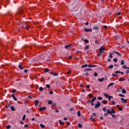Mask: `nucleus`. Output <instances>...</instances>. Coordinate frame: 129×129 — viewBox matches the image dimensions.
<instances>
[{
    "label": "nucleus",
    "instance_id": "4be33fe9",
    "mask_svg": "<svg viewBox=\"0 0 129 129\" xmlns=\"http://www.w3.org/2000/svg\"><path fill=\"white\" fill-rule=\"evenodd\" d=\"M77 114H78V116H81V114L80 113V111H78L77 112Z\"/></svg>",
    "mask_w": 129,
    "mask_h": 129
},
{
    "label": "nucleus",
    "instance_id": "a211bd4d",
    "mask_svg": "<svg viewBox=\"0 0 129 129\" xmlns=\"http://www.w3.org/2000/svg\"><path fill=\"white\" fill-rule=\"evenodd\" d=\"M124 80H125V79L123 78H120L119 79V81H124Z\"/></svg>",
    "mask_w": 129,
    "mask_h": 129
},
{
    "label": "nucleus",
    "instance_id": "ea45409f",
    "mask_svg": "<svg viewBox=\"0 0 129 129\" xmlns=\"http://www.w3.org/2000/svg\"><path fill=\"white\" fill-rule=\"evenodd\" d=\"M103 103H104V104H105V103H106V102H107V100H103L102 101Z\"/></svg>",
    "mask_w": 129,
    "mask_h": 129
},
{
    "label": "nucleus",
    "instance_id": "13d9d810",
    "mask_svg": "<svg viewBox=\"0 0 129 129\" xmlns=\"http://www.w3.org/2000/svg\"><path fill=\"white\" fill-rule=\"evenodd\" d=\"M49 71V69H46L45 70V72H48Z\"/></svg>",
    "mask_w": 129,
    "mask_h": 129
},
{
    "label": "nucleus",
    "instance_id": "2f4dec72",
    "mask_svg": "<svg viewBox=\"0 0 129 129\" xmlns=\"http://www.w3.org/2000/svg\"><path fill=\"white\" fill-rule=\"evenodd\" d=\"M112 76H113V77H116V76H117V75L115 74H112Z\"/></svg>",
    "mask_w": 129,
    "mask_h": 129
},
{
    "label": "nucleus",
    "instance_id": "5fc2aeb1",
    "mask_svg": "<svg viewBox=\"0 0 129 129\" xmlns=\"http://www.w3.org/2000/svg\"><path fill=\"white\" fill-rule=\"evenodd\" d=\"M90 118V119H93V120H94V118H93V116H91Z\"/></svg>",
    "mask_w": 129,
    "mask_h": 129
},
{
    "label": "nucleus",
    "instance_id": "774afa93",
    "mask_svg": "<svg viewBox=\"0 0 129 129\" xmlns=\"http://www.w3.org/2000/svg\"><path fill=\"white\" fill-rule=\"evenodd\" d=\"M63 120H67V117L63 118Z\"/></svg>",
    "mask_w": 129,
    "mask_h": 129
},
{
    "label": "nucleus",
    "instance_id": "a878e982",
    "mask_svg": "<svg viewBox=\"0 0 129 129\" xmlns=\"http://www.w3.org/2000/svg\"><path fill=\"white\" fill-rule=\"evenodd\" d=\"M43 90H44V89L43 88V87H39V91H43Z\"/></svg>",
    "mask_w": 129,
    "mask_h": 129
},
{
    "label": "nucleus",
    "instance_id": "e433bc0d",
    "mask_svg": "<svg viewBox=\"0 0 129 129\" xmlns=\"http://www.w3.org/2000/svg\"><path fill=\"white\" fill-rule=\"evenodd\" d=\"M112 117L114 119L116 118V116H115V115L112 114Z\"/></svg>",
    "mask_w": 129,
    "mask_h": 129
},
{
    "label": "nucleus",
    "instance_id": "4468645a",
    "mask_svg": "<svg viewBox=\"0 0 129 129\" xmlns=\"http://www.w3.org/2000/svg\"><path fill=\"white\" fill-rule=\"evenodd\" d=\"M104 80V78H102L101 79H98V81L99 82H102Z\"/></svg>",
    "mask_w": 129,
    "mask_h": 129
},
{
    "label": "nucleus",
    "instance_id": "f03ea898",
    "mask_svg": "<svg viewBox=\"0 0 129 129\" xmlns=\"http://www.w3.org/2000/svg\"><path fill=\"white\" fill-rule=\"evenodd\" d=\"M104 95L105 97H108L109 101H110V100H111V98H113V97L112 96H109L106 93H104Z\"/></svg>",
    "mask_w": 129,
    "mask_h": 129
},
{
    "label": "nucleus",
    "instance_id": "b1692460",
    "mask_svg": "<svg viewBox=\"0 0 129 129\" xmlns=\"http://www.w3.org/2000/svg\"><path fill=\"white\" fill-rule=\"evenodd\" d=\"M48 103V104H52V103H53V101H52V100H49Z\"/></svg>",
    "mask_w": 129,
    "mask_h": 129
},
{
    "label": "nucleus",
    "instance_id": "09e8293b",
    "mask_svg": "<svg viewBox=\"0 0 129 129\" xmlns=\"http://www.w3.org/2000/svg\"><path fill=\"white\" fill-rule=\"evenodd\" d=\"M94 30H98V27H94Z\"/></svg>",
    "mask_w": 129,
    "mask_h": 129
},
{
    "label": "nucleus",
    "instance_id": "49530a36",
    "mask_svg": "<svg viewBox=\"0 0 129 129\" xmlns=\"http://www.w3.org/2000/svg\"><path fill=\"white\" fill-rule=\"evenodd\" d=\"M78 126H79V127L81 128L82 127V124H78Z\"/></svg>",
    "mask_w": 129,
    "mask_h": 129
},
{
    "label": "nucleus",
    "instance_id": "c9c22d12",
    "mask_svg": "<svg viewBox=\"0 0 129 129\" xmlns=\"http://www.w3.org/2000/svg\"><path fill=\"white\" fill-rule=\"evenodd\" d=\"M115 73H116V74H118V73H120V71H116L115 72Z\"/></svg>",
    "mask_w": 129,
    "mask_h": 129
},
{
    "label": "nucleus",
    "instance_id": "8fccbe9b",
    "mask_svg": "<svg viewBox=\"0 0 129 129\" xmlns=\"http://www.w3.org/2000/svg\"><path fill=\"white\" fill-rule=\"evenodd\" d=\"M118 109H119V110L120 111H122V108H121V107H119V108H118Z\"/></svg>",
    "mask_w": 129,
    "mask_h": 129
},
{
    "label": "nucleus",
    "instance_id": "6e6d98bb",
    "mask_svg": "<svg viewBox=\"0 0 129 129\" xmlns=\"http://www.w3.org/2000/svg\"><path fill=\"white\" fill-rule=\"evenodd\" d=\"M113 61H114V62H117V59H116V58H114V59H113Z\"/></svg>",
    "mask_w": 129,
    "mask_h": 129
},
{
    "label": "nucleus",
    "instance_id": "6e6552de",
    "mask_svg": "<svg viewBox=\"0 0 129 129\" xmlns=\"http://www.w3.org/2000/svg\"><path fill=\"white\" fill-rule=\"evenodd\" d=\"M84 32H89V31H91V32H92V29H87V28L84 29Z\"/></svg>",
    "mask_w": 129,
    "mask_h": 129
},
{
    "label": "nucleus",
    "instance_id": "473e14b6",
    "mask_svg": "<svg viewBox=\"0 0 129 129\" xmlns=\"http://www.w3.org/2000/svg\"><path fill=\"white\" fill-rule=\"evenodd\" d=\"M109 68L110 69H112V68H113V65L111 64L110 66H109Z\"/></svg>",
    "mask_w": 129,
    "mask_h": 129
},
{
    "label": "nucleus",
    "instance_id": "ddd939ff",
    "mask_svg": "<svg viewBox=\"0 0 129 129\" xmlns=\"http://www.w3.org/2000/svg\"><path fill=\"white\" fill-rule=\"evenodd\" d=\"M114 85V84L113 83H111L107 86V87L108 88L110 87V86H113Z\"/></svg>",
    "mask_w": 129,
    "mask_h": 129
},
{
    "label": "nucleus",
    "instance_id": "4c0bfd02",
    "mask_svg": "<svg viewBox=\"0 0 129 129\" xmlns=\"http://www.w3.org/2000/svg\"><path fill=\"white\" fill-rule=\"evenodd\" d=\"M122 68H123L124 69H126V68H127V67H126V66L124 65L122 66Z\"/></svg>",
    "mask_w": 129,
    "mask_h": 129
},
{
    "label": "nucleus",
    "instance_id": "5701e85b",
    "mask_svg": "<svg viewBox=\"0 0 129 129\" xmlns=\"http://www.w3.org/2000/svg\"><path fill=\"white\" fill-rule=\"evenodd\" d=\"M85 49V50H88V49H89V45H86Z\"/></svg>",
    "mask_w": 129,
    "mask_h": 129
},
{
    "label": "nucleus",
    "instance_id": "c756f323",
    "mask_svg": "<svg viewBox=\"0 0 129 129\" xmlns=\"http://www.w3.org/2000/svg\"><path fill=\"white\" fill-rule=\"evenodd\" d=\"M119 96H120V97H124V95L121 94H119Z\"/></svg>",
    "mask_w": 129,
    "mask_h": 129
},
{
    "label": "nucleus",
    "instance_id": "e2e57ef3",
    "mask_svg": "<svg viewBox=\"0 0 129 129\" xmlns=\"http://www.w3.org/2000/svg\"><path fill=\"white\" fill-rule=\"evenodd\" d=\"M13 99H14V100H15L16 101H17V100H18V99H17V98H16V97H13Z\"/></svg>",
    "mask_w": 129,
    "mask_h": 129
},
{
    "label": "nucleus",
    "instance_id": "3c124183",
    "mask_svg": "<svg viewBox=\"0 0 129 129\" xmlns=\"http://www.w3.org/2000/svg\"><path fill=\"white\" fill-rule=\"evenodd\" d=\"M68 59H69V60H70V59H72V56H69L68 57Z\"/></svg>",
    "mask_w": 129,
    "mask_h": 129
},
{
    "label": "nucleus",
    "instance_id": "69168bd1",
    "mask_svg": "<svg viewBox=\"0 0 129 129\" xmlns=\"http://www.w3.org/2000/svg\"><path fill=\"white\" fill-rule=\"evenodd\" d=\"M90 87V86H89V85L86 86V88H89Z\"/></svg>",
    "mask_w": 129,
    "mask_h": 129
},
{
    "label": "nucleus",
    "instance_id": "72a5a7b5",
    "mask_svg": "<svg viewBox=\"0 0 129 129\" xmlns=\"http://www.w3.org/2000/svg\"><path fill=\"white\" fill-rule=\"evenodd\" d=\"M85 71H91V69H86L85 70Z\"/></svg>",
    "mask_w": 129,
    "mask_h": 129
},
{
    "label": "nucleus",
    "instance_id": "9d476101",
    "mask_svg": "<svg viewBox=\"0 0 129 129\" xmlns=\"http://www.w3.org/2000/svg\"><path fill=\"white\" fill-rule=\"evenodd\" d=\"M50 74H51L52 75H53V76H58L57 74L56 73L51 72V73H50Z\"/></svg>",
    "mask_w": 129,
    "mask_h": 129
},
{
    "label": "nucleus",
    "instance_id": "7c9ffc66",
    "mask_svg": "<svg viewBox=\"0 0 129 129\" xmlns=\"http://www.w3.org/2000/svg\"><path fill=\"white\" fill-rule=\"evenodd\" d=\"M18 14H23V11H22V10H19V11L18 12Z\"/></svg>",
    "mask_w": 129,
    "mask_h": 129
},
{
    "label": "nucleus",
    "instance_id": "58836bf2",
    "mask_svg": "<svg viewBox=\"0 0 129 129\" xmlns=\"http://www.w3.org/2000/svg\"><path fill=\"white\" fill-rule=\"evenodd\" d=\"M77 53L78 54H81V53H82V52L81 51L78 50V51H77Z\"/></svg>",
    "mask_w": 129,
    "mask_h": 129
},
{
    "label": "nucleus",
    "instance_id": "9b49d317",
    "mask_svg": "<svg viewBox=\"0 0 129 129\" xmlns=\"http://www.w3.org/2000/svg\"><path fill=\"white\" fill-rule=\"evenodd\" d=\"M35 106L36 107L38 106V104H39V100H35Z\"/></svg>",
    "mask_w": 129,
    "mask_h": 129
},
{
    "label": "nucleus",
    "instance_id": "6ab92c4d",
    "mask_svg": "<svg viewBox=\"0 0 129 129\" xmlns=\"http://www.w3.org/2000/svg\"><path fill=\"white\" fill-rule=\"evenodd\" d=\"M11 110H12V111H15V110H16V109L14 107V106H12L11 107Z\"/></svg>",
    "mask_w": 129,
    "mask_h": 129
},
{
    "label": "nucleus",
    "instance_id": "37998d69",
    "mask_svg": "<svg viewBox=\"0 0 129 129\" xmlns=\"http://www.w3.org/2000/svg\"><path fill=\"white\" fill-rule=\"evenodd\" d=\"M12 92H13V93H15V92H17V90H16V89H13Z\"/></svg>",
    "mask_w": 129,
    "mask_h": 129
},
{
    "label": "nucleus",
    "instance_id": "393cba45",
    "mask_svg": "<svg viewBox=\"0 0 129 129\" xmlns=\"http://www.w3.org/2000/svg\"><path fill=\"white\" fill-rule=\"evenodd\" d=\"M124 64V60H122L120 62L121 65H123Z\"/></svg>",
    "mask_w": 129,
    "mask_h": 129
},
{
    "label": "nucleus",
    "instance_id": "f8f14e48",
    "mask_svg": "<svg viewBox=\"0 0 129 129\" xmlns=\"http://www.w3.org/2000/svg\"><path fill=\"white\" fill-rule=\"evenodd\" d=\"M26 25V26H25V27H24V28H25L26 30H30V28H30V26L28 25H27V24Z\"/></svg>",
    "mask_w": 129,
    "mask_h": 129
},
{
    "label": "nucleus",
    "instance_id": "603ef678",
    "mask_svg": "<svg viewBox=\"0 0 129 129\" xmlns=\"http://www.w3.org/2000/svg\"><path fill=\"white\" fill-rule=\"evenodd\" d=\"M97 75H98V74L97 73H94V76L96 77V76H97Z\"/></svg>",
    "mask_w": 129,
    "mask_h": 129
},
{
    "label": "nucleus",
    "instance_id": "864d4df0",
    "mask_svg": "<svg viewBox=\"0 0 129 129\" xmlns=\"http://www.w3.org/2000/svg\"><path fill=\"white\" fill-rule=\"evenodd\" d=\"M89 97H91V98L93 97V95H92V94H89Z\"/></svg>",
    "mask_w": 129,
    "mask_h": 129
},
{
    "label": "nucleus",
    "instance_id": "aec40b11",
    "mask_svg": "<svg viewBox=\"0 0 129 129\" xmlns=\"http://www.w3.org/2000/svg\"><path fill=\"white\" fill-rule=\"evenodd\" d=\"M122 93H123L124 94L126 93V91H125V90H124V89H122Z\"/></svg>",
    "mask_w": 129,
    "mask_h": 129
},
{
    "label": "nucleus",
    "instance_id": "f3484780",
    "mask_svg": "<svg viewBox=\"0 0 129 129\" xmlns=\"http://www.w3.org/2000/svg\"><path fill=\"white\" fill-rule=\"evenodd\" d=\"M19 68H20V70H23V69H24V68L23 67H22V65L19 64L18 66Z\"/></svg>",
    "mask_w": 129,
    "mask_h": 129
},
{
    "label": "nucleus",
    "instance_id": "dca6fc26",
    "mask_svg": "<svg viewBox=\"0 0 129 129\" xmlns=\"http://www.w3.org/2000/svg\"><path fill=\"white\" fill-rule=\"evenodd\" d=\"M95 100H96V97H94V98H93V99L91 101V102H94V101H95Z\"/></svg>",
    "mask_w": 129,
    "mask_h": 129
},
{
    "label": "nucleus",
    "instance_id": "de8ad7c7",
    "mask_svg": "<svg viewBox=\"0 0 129 129\" xmlns=\"http://www.w3.org/2000/svg\"><path fill=\"white\" fill-rule=\"evenodd\" d=\"M46 87H47V88H50V85L47 84V85H46Z\"/></svg>",
    "mask_w": 129,
    "mask_h": 129
},
{
    "label": "nucleus",
    "instance_id": "39448f33",
    "mask_svg": "<svg viewBox=\"0 0 129 129\" xmlns=\"http://www.w3.org/2000/svg\"><path fill=\"white\" fill-rule=\"evenodd\" d=\"M71 46H72V44H69V45H66L64 46V48L66 49H69V48H70V47H71Z\"/></svg>",
    "mask_w": 129,
    "mask_h": 129
},
{
    "label": "nucleus",
    "instance_id": "423d86ee",
    "mask_svg": "<svg viewBox=\"0 0 129 129\" xmlns=\"http://www.w3.org/2000/svg\"><path fill=\"white\" fill-rule=\"evenodd\" d=\"M114 51L110 52L109 56V58H112V57H113L112 55H114Z\"/></svg>",
    "mask_w": 129,
    "mask_h": 129
},
{
    "label": "nucleus",
    "instance_id": "680f3d73",
    "mask_svg": "<svg viewBox=\"0 0 129 129\" xmlns=\"http://www.w3.org/2000/svg\"><path fill=\"white\" fill-rule=\"evenodd\" d=\"M49 93H50V94H53V92L52 91H50Z\"/></svg>",
    "mask_w": 129,
    "mask_h": 129
},
{
    "label": "nucleus",
    "instance_id": "f257e3e1",
    "mask_svg": "<svg viewBox=\"0 0 129 129\" xmlns=\"http://www.w3.org/2000/svg\"><path fill=\"white\" fill-rule=\"evenodd\" d=\"M107 113H109V114H112V113H115V111L113 109H108Z\"/></svg>",
    "mask_w": 129,
    "mask_h": 129
},
{
    "label": "nucleus",
    "instance_id": "f704fd0d",
    "mask_svg": "<svg viewBox=\"0 0 129 129\" xmlns=\"http://www.w3.org/2000/svg\"><path fill=\"white\" fill-rule=\"evenodd\" d=\"M23 120H25L26 119V115H24L23 117H22Z\"/></svg>",
    "mask_w": 129,
    "mask_h": 129
},
{
    "label": "nucleus",
    "instance_id": "7ed1b4c3",
    "mask_svg": "<svg viewBox=\"0 0 129 129\" xmlns=\"http://www.w3.org/2000/svg\"><path fill=\"white\" fill-rule=\"evenodd\" d=\"M100 102L99 101H97V103L95 104V108H98L99 106H100Z\"/></svg>",
    "mask_w": 129,
    "mask_h": 129
},
{
    "label": "nucleus",
    "instance_id": "0eeeda50",
    "mask_svg": "<svg viewBox=\"0 0 129 129\" xmlns=\"http://www.w3.org/2000/svg\"><path fill=\"white\" fill-rule=\"evenodd\" d=\"M121 100L122 101L121 102L122 103H126V102H126V99H123V98H121Z\"/></svg>",
    "mask_w": 129,
    "mask_h": 129
},
{
    "label": "nucleus",
    "instance_id": "2eb2a0df",
    "mask_svg": "<svg viewBox=\"0 0 129 129\" xmlns=\"http://www.w3.org/2000/svg\"><path fill=\"white\" fill-rule=\"evenodd\" d=\"M114 52L117 54V55H118V56H120V57H121V54L119 53L118 52L114 51Z\"/></svg>",
    "mask_w": 129,
    "mask_h": 129
},
{
    "label": "nucleus",
    "instance_id": "052dcab7",
    "mask_svg": "<svg viewBox=\"0 0 129 129\" xmlns=\"http://www.w3.org/2000/svg\"><path fill=\"white\" fill-rule=\"evenodd\" d=\"M88 66V67H89L90 68H92V64H89Z\"/></svg>",
    "mask_w": 129,
    "mask_h": 129
},
{
    "label": "nucleus",
    "instance_id": "a18cd8bd",
    "mask_svg": "<svg viewBox=\"0 0 129 129\" xmlns=\"http://www.w3.org/2000/svg\"><path fill=\"white\" fill-rule=\"evenodd\" d=\"M98 99L99 100H102V97H99L98 98Z\"/></svg>",
    "mask_w": 129,
    "mask_h": 129
},
{
    "label": "nucleus",
    "instance_id": "338daca9",
    "mask_svg": "<svg viewBox=\"0 0 129 129\" xmlns=\"http://www.w3.org/2000/svg\"><path fill=\"white\" fill-rule=\"evenodd\" d=\"M128 73H129V70H127L126 72V74H128Z\"/></svg>",
    "mask_w": 129,
    "mask_h": 129
},
{
    "label": "nucleus",
    "instance_id": "a19ab883",
    "mask_svg": "<svg viewBox=\"0 0 129 129\" xmlns=\"http://www.w3.org/2000/svg\"><path fill=\"white\" fill-rule=\"evenodd\" d=\"M6 128H7V129H10V128H11V125H7V127H6Z\"/></svg>",
    "mask_w": 129,
    "mask_h": 129
},
{
    "label": "nucleus",
    "instance_id": "bb28decb",
    "mask_svg": "<svg viewBox=\"0 0 129 129\" xmlns=\"http://www.w3.org/2000/svg\"><path fill=\"white\" fill-rule=\"evenodd\" d=\"M87 66H88L87 64L83 65L82 66V68H86V67H87Z\"/></svg>",
    "mask_w": 129,
    "mask_h": 129
},
{
    "label": "nucleus",
    "instance_id": "412c9836",
    "mask_svg": "<svg viewBox=\"0 0 129 129\" xmlns=\"http://www.w3.org/2000/svg\"><path fill=\"white\" fill-rule=\"evenodd\" d=\"M40 127H42V128H45V125L43 124H40Z\"/></svg>",
    "mask_w": 129,
    "mask_h": 129
},
{
    "label": "nucleus",
    "instance_id": "bf43d9fd",
    "mask_svg": "<svg viewBox=\"0 0 129 129\" xmlns=\"http://www.w3.org/2000/svg\"><path fill=\"white\" fill-rule=\"evenodd\" d=\"M103 28H104V29H107V26H106V25H104V26H103Z\"/></svg>",
    "mask_w": 129,
    "mask_h": 129
},
{
    "label": "nucleus",
    "instance_id": "20e7f679",
    "mask_svg": "<svg viewBox=\"0 0 129 129\" xmlns=\"http://www.w3.org/2000/svg\"><path fill=\"white\" fill-rule=\"evenodd\" d=\"M99 51L101 53H104V50H105V48L103 47H101L100 48H99Z\"/></svg>",
    "mask_w": 129,
    "mask_h": 129
},
{
    "label": "nucleus",
    "instance_id": "79ce46f5",
    "mask_svg": "<svg viewBox=\"0 0 129 129\" xmlns=\"http://www.w3.org/2000/svg\"><path fill=\"white\" fill-rule=\"evenodd\" d=\"M103 111H106V107H104L103 108Z\"/></svg>",
    "mask_w": 129,
    "mask_h": 129
},
{
    "label": "nucleus",
    "instance_id": "c85d7f7f",
    "mask_svg": "<svg viewBox=\"0 0 129 129\" xmlns=\"http://www.w3.org/2000/svg\"><path fill=\"white\" fill-rule=\"evenodd\" d=\"M71 72H72V71L70 70V71H69L67 73V74L68 75H69L71 74Z\"/></svg>",
    "mask_w": 129,
    "mask_h": 129
},
{
    "label": "nucleus",
    "instance_id": "0e129e2a",
    "mask_svg": "<svg viewBox=\"0 0 129 129\" xmlns=\"http://www.w3.org/2000/svg\"><path fill=\"white\" fill-rule=\"evenodd\" d=\"M92 67H97V66L92 64Z\"/></svg>",
    "mask_w": 129,
    "mask_h": 129
},
{
    "label": "nucleus",
    "instance_id": "cd10ccee",
    "mask_svg": "<svg viewBox=\"0 0 129 129\" xmlns=\"http://www.w3.org/2000/svg\"><path fill=\"white\" fill-rule=\"evenodd\" d=\"M59 122L60 123V124H61V125H63V124H64V123L62 121H61V120H59Z\"/></svg>",
    "mask_w": 129,
    "mask_h": 129
},
{
    "label": "nucleus",
    "instance_id": "1a4fd4ad",
    "mask_svg": "<svg viewBox=\"0 0 129 129\" xmlns=\"http://www.w3.org/2000/svg\"><path fill=\"white\" fill-rule=\"evenodd\" d=\"M42 110H46V107H40L39 108V111H42Z\"/></svg>",
    "mask_w": 129,
    "mask_h": 129
},
{
    "label": "nucleus",
    "instance_id": "c03bdc74",
    "mask_svg": "<svg viewBox=\"0 0 129 129\" xmlns=\"http://www.w3.org/2000/svg\"><path fill=\"white\" fill-rule=\"evenodd\" d=\"M84 42H85V43H89V41H88V40H87V39H85V40H84Z\"/></svg>",
    "mask_w": 129,
    "mask_h": 129
},
{
    "label": "nucleus",
    "instance_id": "4d7b16f0",
    "mask_svg": "<svg viewBox=\"0 0 129 129\" xmlns=\"http://www.w3.org/2000/svg\"><path fill=\"white\" fill-rule=\"evenodd\" d=\"M101 54H102V53H101V52L100 51V53L98 54V57H99L100 56H101Z\"/></svg>",
    "mask_w": 129,
    "mask_h": 129
}]
</instances>
